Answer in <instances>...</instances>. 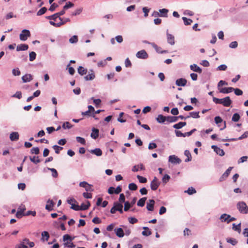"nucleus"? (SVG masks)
I'll use <instances>...</instances> for the list:
<instances>
[{
  "label": "nucleus",
  "mask_w": 248,
  "mask_h": 248,
  "mask_svg": "<svg viewBox=\"0 0 248 248\" xmlns=\"http://www.w3.org/2000/svg\"><path fill=\"white\" fill-rule=\"evenodd\" d=\"M71 127V124L68 122H64L62 125V127L63 129H70Z\"/></svg>",
  "instance_id": "obj_60"
},
{
  "label": "nucleus",
  "mask_w": 248,
  "mask_h": 248,
  "mask_svg": "<svg viewBox=\"0 0 248 248\" xmlns=\"http://www.w3.org/2000/svg\"><path fill=\"white\" fill-rule=\"evenodd\" d=\"M182 19L183 20L184 24L185 25H190L191 24V23L192 22V20L191 19L187 18L186 17H183Z\"/></svg>",
  "instance_id": "obj_47"
},
{
  "label": "nucleus",
  "mask_w": 248,
  "mask_h": 248,
  "mask_svg": "<svg viewBox=\"0 0 248 248\" xmlns=\"http://www.w3.org/2000/svg\"><path fill=\"white\" fill-rule=\"evenodd\" d=\"M233 91L234 92V93L236 95L239 96L243 94V91L238 88L234 89Z\"/></svg>",
  "instance_id": "obj_62"
},
{
  "label": "nucleus",
  "mask_w": 248,
  "mask_h": 248,
  "mask_svg": "<svg viewBox=\"0 0 248 248\" xmlns=\"http://www.w3.org/2000/svg\"><path fill=\"white\" fill-rule=\"evenodd\" d=\"M215 152L218 155H219L221 156H222L224 155V151L220 149V148H218L216 151H215Z\"/></svg>",
  "instance_id": "obj_61"
},
{
  "label": "nucleus",
  "mask_w": 248,
  "mask_h": 248,
  "mask_svg": "<svg viewBox=\"0 0 248 248\" xmlns=\"http://www.w3.org/2000/svg\"><path fill=\"white\" fill-rule=\"evenodd\" d=\"M31 36V32L29 30L24 29L19 34V39L20 40L25 41L28 38Z\"/></svg>",
  "instance_id": "obj_5"
},
{
  "label": "nucleus",
  "mask_w": 248,
  "mask_h": 248,
  "mask_svg": "<svg viewBox=\"0 0 248 248\" xmlns=\"http://www.w3.org/2000/svg\"><path fill=\"white\" fill-rule=\"evenodd\" d=\"M36 53L34 52H33V51H32L31 53H30V54H29V60H30V61L31 62H32L33 60H34L35 59V58H36Z\"/></svg>",
  "instance_id": "obj_54"
},
{
  "label": "nucleus",
  "mask_w": 248,
  "mask_h": 248,
  "mask_svg": "<svg viewBox=\"0 0 248 248\" xmlns=\"http://www.w3.org/2000/svg\"><path fill=\"white\" fill-rule=\"evenodd\" d=\"M146 200H147L146 197H143V198L140 199L137 202V205L140 207L144 206Z\"/></svg>",
  "instance_id": "obj_34"
},
{
  "label": "nucleus",
  "mask_w": 248,
  "mask_h": 248,
  "mask_svg": "<svg viewBox=\"0 0 248 248\" xmlns=\"http://www.w3.org/2000/svg\"><path fill=\"white\" fill-rule=\"evenodd\" d=\"M16 248H28V247L24 244V243L21 242L19 244L16 246Z\"/></svg>",
  "instance_id": "obj_64"
},
{
  "label": "nucleus",
  "mask_w": 248,
  "mask_h": 248,
  "mask_svg": "<svg viewBox=\"0 0 248 248\" xmlns=\"http://www.w3.org/2000/svg\"><path fill=\"white\" fill-rule=\"evenodd\" d=\"M178 120V117L177 116H167V122L168 123H173L177 121Z\"/></svg>",
  "instance_id": "obj_33"
},
{
  "label": "nucleus",
  "mask_w": 248,
  "mask_h": 248,
  "mask_svg": "<svg viewBox=\"0 0 248 248\" xmlns=\"http://www.w3.org/2000/svg\"><path fill=\"white\" fill-rule=\"evenodd\" d=\"M185 192L187 193L189 195H192L193 194L196 193V190L193 187H189L187 189V190H186L185 191Z\"/></svg>",
  "instance_id": "obj_43"
},
{
  "label": "nucleus",
  "mask_w": 248,
  "mask_h": 248,
  "mask_svg": "<svg viewBox=\"0 0 248 248\" xmlns=\"http://www.w3.org/2000/svg\"><path fill=\"white\" fill-rule=\"evenodd\" d=\"M52 147L55 150V152L57 154H59L60 153V151L63 149V148L62 147L59 146L57 145L53 146Z\"/></svg>",
  "instance_id": "obj_52"
},
{
  "label": "nucleus",
  "mask_w": 248,
  "mask_h": 248,
  "mask_svg": "<svg viewBox=\"0 0 248 248\" xmlns=\"http://www.w3.org/2000/svg\"><path fill=\"white\" fill-rule=\"evenodd\" d=\"M248 137V131H246L243 135H242L240 137H239L238 138H232V139H229L227 140H223V141H236L237 140H241L243 139L246 138Z\"/></svg>",
  "instance_id": "obj_10"
},
{
  "label": "nucleus",
  "mask_w": 248,
  "mask_h": 248,
  "mask_svg": "<svg viewBox=\"0 0 248 248\" xmlns=\"http://www.w3.org/2000/svg\"><path fill=\"white\" fill-rule=\"evenodd\" d=\"M151 46L155 49L156 52L158 53H166L168 51L167 50H162L161 47L157 46L155 43H151Z\"/></svg>",
  "instance_id": "obj_18"
},
{
  "label": "nucleus",
  "mask_w": 248,
  "mask_h": 248,
  "mask_svg": "<svg viewBox=\"0 0 248 248\" xmlns=\"http://www.w3.org/2000/svg\"><path fill=\"white\" fill-rule=\"evenodd\" d=\"M69 41L71 44H75L78 42V37L77 35H73L69 38Z\"/></svg>",
  "instance_id": "obj_40"
},
{
  "label": "nucleus",
  "mask_w": 248,
  "mask_h": 248,
  "mask_svg": "<svg viewBox=\"0 0 248 248\" xmlns=\"http://www.w3.org/2000/svg\"><path fill=\"white\" fill-rule=\"evenodd\" d=\"M145 168L142 163H140L137 165H135L132 169V171L133 172H137L139 170H144Z\"/></svg>",
  "instance_id": "obj_22"
},
{
  "label": "nucleus",
  "mask_w": 248,
  "mask_h": 248,
  "mask_svg": "<svg viewBox=\"0 0 248 248\" xmlns=\"http://www.w3.org/2000/svg\"><path fill=\"white\" fill-rule=\"evenodd\" d=\"M48 170H50L52 172V175L54 178H57L58 177V174L57 171L56 169L54 168H47Z\"/></svg>",
  "instance_id": "obj_50"
},
{
  "label": "nucleus",
  "mask_w": 248,
  "mask_h": 248,
  "mask_svg": "<svg viewBox=\"0 0 248 248\" xmlns=\"http://www.w3.org/2000/svg\"><path fill=\"white\" fill-rule=\"evenodd\" d=\"M74 6V4L68 1L66 3V4L63 6V9L64 11L68 8H71Z\"/></svg>",
  "instance_id": "obj_57"
},
{
  "label": "nucleus",
  "mask_w": 248,
  "mask_h": 248,
  "mask_svg": "<svg viewBox=\"0 0 248 248\" xmlns=\"http://www.w3.org/2000/svg\"><path fill=\"white\" fill-rule=\"evenodd\" d=\"M234 88L232 87L223 88L219 89V93H229L233 91Z\"/></svg>",
  "instance_id": "obj_25"
},
{
  "label": "nucleus",
  "mask_w": 248,
  "mask_h": 248,
  "mask_svg": "<svg viewBox=\"0 0 248 248\" xmlns=\"http://www.w3.org/2000/svg\"><path fill=\"white\" fill-rule=\"evenodd\" d=\"M70 64L69 63L67 65L66 69H68V72H69V74H70L71 75H73L75 72V70L73 67L70 66Z\"/></svg>",
  "instance_id": "obj_48"
},
{
  "label": "nucleus",
  "mask_w": 248,
  "mask_h": 248,
  "mask_svg": "<svg viewBox=\"0 0 248 248\" xmlns=\"http://www.w3.org/2000/svg\"><path fill=\"white\" fill-rule=\"evenodd\" d=\"M10 139L11 141H16L19 139V134L17 132H13L10 134Z\"/></svg>",
  "instance_id": "obj_24"
},
{
  "label": "nucleus",
  "mask_w": 248,
  "mask_h": 248,
  "mask_svg": "<svg viewBox=\"0 0 248 248\" xmlns=\"http://www.w3.org/2000/svg\"><path fill=\"white\" fill-rule=\"evenodd\" d=\"M156 120L158 123L162 124L165 123V121H167V117L162 114H159L156 118Z\"/></svg>",
  "instance_id": "obj_26"
},
{
  "label": "nucleus",
  "mask_w": 248,
  "mask_h": 248,
  "mask_svg": "<svg viewBox=\"0 0 248 248\" xmlns=\"http://www.w3.org/2000/svg\"><path fill=\"white\" fill-rule=\"evenodd\" d=\"M74 239V238H72L69 234H65L63 236V241L65 242L66 241L69 240L70 241L65 242L64 243V246L65 247L73 248L76 247V245H74L72 241Z\"/></svg>",
  "instance_id": "obj_2"
},
{
  "label": "nucleus",
  "mask_w": 248,
  "mask_h": 248,
  "mask_svg": "<svg viewBox=\"0 0 248 248\" xmlns=\"http://www.w3.org/2000/svg\"><path fill=\"white\" fill-rule=\"evenodd\" d=\"M155 202L154 200H149L147 202L146 208L148 211H153L154 209Z\"/></svg>",
  "instance_id": "obj_16"
},
{
  "label": "nucleus",
  "mask_w": 248,
  "mask_h": 248,
  "mask_svg": "<svg viewBox=\"0 0 248 248\" xmlns=\"http://www.w3.org/2000/svg\"><path fill=\"white\" fill-rule=\"evenodd\" d=\"M137 178L140 183H145L147 182V179L143 176L138 175L137 176Z\"/></svg>",
  "instance_id": "obj_51"
},
{
  "label": "nucleus",
  "mask_w": 248,
  "mask_h": 248,
  "mask_svg": "<svg viewBox=\"0 0 248 248\" xmlns=\"http://www.w3.org/2000/svg\"><path fill=\"white\" fill-rule=\"evenodd\" d=\"M229 217H230V215H228L227 214H223L220 216L219 219L222 222H226L228 223Z\"/></svg>",
  "instance_id": "obj_29"
},
{
  "label": "nucleus",
  "mask_w": 248,
  "mask_h": 248,
  "mask_svg": "<svg viewBox=\"0 0 248 248\" xmlns=\"http://www.w3.org/2000/svg\"><path fill=\"white\" fill-rule=\"evenodd\" d=\"M213 101L217 104H222L224 107H229L232 103V101L229 96L219 99L215 97H213Z\"/></svg>",
  "instance_id": "obj_1"
},
{
  "label": "nucleus",
  "mask_w": 248,
  "mask_h": 248,
  "mask_svg": "<svg viewBox=\"0 0 248 248\" xmlns=\"http://www.w3.org/2000/svg\"><path fill=\"white\" fill-rule=\"evenodd\" d=\"M169 161L174 164H179L181 162V160L175 155H171L169 157Z\"/></svg>",
  "instance_id": "obj_7"
},
{
  "label": "nucleus",
  "mask_w": 248,
  "mask_h": 248,
  "mask_svg": "<svg viewBox=\"0 0 248 248\" xmlns=\"http://www.w3.org/2000/svg\"><path fill=\"white\" fill-rule=\"evenodd\" d=\"M232 167H229L227 170L225 171V172L222 175L221 177L219 179V181L221 182L224 180L226 178H227L228 175L230 174L231 171L232 169Z\"/></svg>",
  "instance_id": "obj_14"
},
{
  "label": "nucleus",
  "mask_w": 248,
  "mask_h": 248,
  "mask_svg": "<svg viewBox=\"0 0 248 248\" xmlns=\"http://www.w3.org/2000/svg\"><path fill=\"white\" fill-rule=\"evenodd\" d=\"M187 83V80L184 78L177 79L175 81V84L177 86H185Z\"/></svg>",
  "instance_id": "obj_15"
},
{
  "label": "nucleus",
  "mask_w": 248,
  "mask_h": 248,
  "mask_svg": "<svg viewBox=\"0 0 248 248\" xmlns=\"http://www.w3.org/2000/svg\"><path fill=\"white\" fill-rule=\"evenodd\" d=\"M131 207L132 206L130 205V202L128 201H126L124 202V211H128Z\"/></svg>",
  "instance_id": "obj_49"
},
{
  "label": "nucleus",
  "mask_w": 248,
  "mask_h": 248,
  "mask_svg": "<svg viewBox=\"0 0 248 248\" xmlns=\"http://www.w3.org/2000/svg\"><path fill=\"white\" fill-rule=\"evenodd\" d=\"M90 206V203L89 201H87V204L82 203L80 206H79V210H86Z\"/></svg>",
  "instance_id": "obj_35"
},
{
  "label": "nucleus",
  "mask_w": 248,
  "mask_h": 248,
  "mask_svg": "<svg viewBox=\"0 0 248 248\" xmlns=\"http://www.w3.org/2000/svg\"><path fill=\"white\" fill-rule=\"evenodd\" d=\"M12 74L15 76H19L21 74L19 69L18 68H14L12 70Z\"/></svg>",
  "instance_id": "obj_58"
},
{
  "label": "nucleus",
  "mask_w": 248,
  "mask_h": 248,
  "mask_svg": "<svg viewBox=\"0 0 248 248\" xmlns=\"http://www.w3.org/2000/svg\"><path fill=\"white\" fill-rule=\"evenodd\" d=\"M226 240L228 243L231 244L233 246L236 245L237 243V240L234 238H227Z\"/></svg>",
  "instance_id": "obj_44"
},
{
  "label": "nucleus",
  "mask_w": 248,
  "mask_h": 248,
  "mask_svg": "<svg viewBox=\"0 0 248 248\" xmlns=\"http://www.w3.org/2000/svg\"><path fill=\"white\" fill-rule=\"evenodd\" d=\"M64 14L65 11L64 10H62L60 12L55 13L51 16H46V18L50 20L53 19L56 21V19L58 18L60 21H62V18L60 16L63 15Z\"/></svg>",
  "instance_id": "obj_4"
},
{
  "label": "nucleus",
  "mask_w": 248,
  "mask_h": 248,
  "mask_svg": "<svg viewBox=\"0 0 248 248\" xmlns=\"http://www.w3.org/2000/svg\"><path fill=\"white\" fill-rule=\"evenodd\" d=\"M12 97L17 98L20 99L22 97V93L20 91H17L12 96Z\"/></svg>",
  "instance_id": "obj_55"
},
{
  "label": "nucleus",
  "mask_w": 248,
  "mask_h": 248,
  "mask_svg": "<svg viewBox=\"0 0 248 248\" xmlns=\"http://www.w3.org/2000/svg\"><path fill=\"white\" fill-rule=\"evenodd\" d=\"M76 141L81 144L82 145H85L86 144V140L84 138H82L81 137H77L76 138Z\"/></svg>",
  "instance_id": "obj_38"
},
{
  "label": "nucleus",
  "mask_w": 248,
  "mask_h": 248,
  "mask_svg": "<svg viewBox=\"0 0 248 248\" xmlns=\"http://www.w3.org/2000/svg\"><path fill=\"white\" fill-rule=\"evenodd\" d=\"M31 153L32 154L38 155L39 154V149L38 147H33L31 150Z\"/></svg>",
  "instance_id": "obj_59"
},
{
  "label": "nucleus",
  "mask_w": 248,
  "mask_h": 248,
  "mask_svg": "<svg viewBox=\"0 0 248 248\" xmlns=\"http://www.w3.org/2000/svg\"><path fill=\"white\" fill-rule=\"evenodd\" d=\"M47 203V204L46 205V209L49 211H52L53 210V207L55 204L54 202L52 200L49 199Z\"/></svg>",
  "instance_id": "obj_19"
},
{
  "label": "nucleus",
  "mask_w": 248,
  "mask_h": 248,
  "mask_svg": "<svg viewBox=\"0 0 248 248\" xmlns=\"http://www.w3.org/2000/svg\"><path fill=\"white\" fill-rule=\"evenodd\" d=\"M95 74L93 69H90L88 72V75L84 77V79L86 81L92 80L95 78Z\"/></svg>",
  "instance_id": "obj_11"
},
{
  "label": "nucleus",
  "mask_w": 248,
  "mask_h": 248,
  "mask_svg": "<svg viewBox=\"0 0 248 248\" xmlns=\"http://www.w3.org/2000/svg\"><path fill=\"white\" fill-rule=\"evenodd\" d=\"M232 229L240 233L241 232V223L237 225H236L235 223L232 224Z\"/></svg>",
  "instance_id": "obj_39"
},
{
  "label": "nucleus",
  "mask_w": 248,
  "mask_h": 248,
  "mask_svg": "<svg viewBox=\"0 0 248 248\" xmlns=\"http://www.w3.org/2000/svg\"><path fill=\"white\" fill-rule=\"evenodd\" d=\"M90 152L97 156H100L102 155V152L100 148H95L94 149L91 150Z\"/></svg>",
  "instance_id": "obj_28"
},
{
  "label": "nucleus",
  "mask_w": 248,
  "mask_h": 248,
  "mask_svg": "<svg viewBox=\"0 0 248 248\" xmlns=\"http://www.w3.org/2000/svg\"><path fill=\"white\" fill-rule=\"evenodd\" d=\"M128 221L131 224H135L138 222V219L134 217H130L128 218Z\"/></svg>",
  "instance_id": "obj_63"
},
{
  "label": "nucleus",
  "mask_w": 248,
  "mask_h": 248,
  "mask_svg": "<svg viewBox=\"0 0 248 248\" xmlns=\"http://www.w3.org/2000/svg\"><path fill=\"white\" fill-rule=\"evenodd\" d=\"M240 115L237 113H235L233 115L232 118V121L234 122H237L239 121V120H240Z\"/></svg>",
  "instance_id": "obj_41"
},
{
  "label": "nucleus",
  "mask_w": 248,
  "mask_h": 248,
  "mask_svg": "<svg viewBox=\"0 0 248 248\" xmlns=\"http://www.w3.org/2000/svg\"><path fill=\"white\" fill-rule=\"evenodd\" d=\"M115 207H116V211H118L120 213L122 214L123 213V205L121 203L118 202H115L114 203Z\"/></svg>",
  "instance_id": "obj_31"
},
{
  "label": "nucleus",
  "mask_w": 248,
  "mask_h": 248,
  "mask_svg": "<svg viewBox=\"0 0 248 248\" xmlns=\"http://www.w3.org/2000/svg\"><path fill=\"white\" fill-rule=\"evenodd\" d=\"M160 17H167L168 16L169 10L163 8L159 10Z\"/></svg>",
  "instance_id": "obj_23"
},
{
  "label": "nucleus",
  "mask_w": 248,
  "mask_h": 248,
  "mask_svg": "<svg viewBox=\"0 0 248 248\" xmlns=\"http://www.w3.org/2000/svg\"><path fill=\"white\" fill-rule=\"evenodd\" d=\"M114 231L118 237H123L124 236V231L121 228H115Z\"/></svg>",
  "instance_id": "obj_27"
},
{
  "label": "nucleus",
  "mask_w": 248,
  "mask_h": 248,
  "mask_svg": "<svg viewBox=\"0 0 248 248\" xmlns=\"http://www.w3.org/2000/svg\"><path fill=\"white\" fill-rule=\"evenodd\" d=\"M29 48V46L28 45L25 44H21L18 45L16 47V51H25L27 50Z\"/></svg>",
  "instance_id": "obj_17"
},
{
  "label": "nucleus",
  "mask_w": 248,
  "mask_h": 248,
  "mask_svg": "<svg viewBox=\"0 0 248 248\" xmlns=\"http://www.w3.org/2000/svg\"><path fill=\"white\" fill-rule=\"evenodd\" d=\"M87 69H85L82 66H79L78 67V73L81 75V76H83L84 75H85L87 74Z\"/></svg>",
  "instance_id": "obj_32"
},
{
  "label": "nucleus",
  "mask_w": 248,
  "mask_h": 248,
  "mask_svg": "<svg viewBox=\"0 0 248 248\" xmlns=\"http://www.w3.org/2000/svg\"><path fill=\"white\" fill-rule=\"evenodd\" d=\"M79 186L80 187L85 188L87 191H93V189L92 188V185L89 184L85 181L81 182L79 183Z\"/></svg>",
  "instance_id": "obj_9"
},
{
  "label": "nucleus",
  "mask_w": 248,
  "mask_h": 248,
  "mask_svg": "<svg viewBox=\"0 0 248 248\" xmlns=\"http://www.w3.org/2000/svg\"><path fill=\"white\" fill-rule=\"evenodd\" d=\"M237 208L241 214H247V209L248 206L244 202H239L236 205Z\"/></svg>",
  "instance_id": "obj_3"
},
{
  "label": "nucleus",
  "mask_w": 248,
  "mask_h": 248,
  "mask_svg": "<svg viewBox=\"0 0 248 248\" xmlns=\"http://www.w3.org/2000/svg\"><path fill=\"white\" fill-rule=\"evenodd\" d=\"M160 185V182L158 181L156 177H154L150 184L151 188L153 190H156Z\"/></svg>",
  "instance_id": "obj_6"
},
{
  "label": "nucleus",
  "mask_w": 248,
  "mask_h": 248,
  "mask_svg": "<svg viewBox=\"0 0 248 248\" xmlns=\"http://www.w3.org/2000/svg\"><path fill=\"white\" fill-rule=\"evenodd\" d=\"M136 57L139 59H146L148 58V54L145 50H141L136 53Z\"/></svg>",
  "instance_id": "obj_8"
},
{
  "label": "nucleus",
  "mask_w": 248,
  "mask_h": 248,
  "mask_svg": "<svg viewBox=\"0 0 248 248\" xmlns=\"http://www.w3.org/2000/svg\"><path fill=\"white\" fill-rule=\"evenodd\" d=\"M92 133L91 137L93 139H96L99 136V130L97 128L93 127L92 129Z\"/></svg>",
  "instance_id": "obj_21"
},
{
  "label": "nucleus",
  "mask_w": 248,
  "mask_h": 248,
  "mask_svg": "<svg viewBox=\"0 0 248 248\" xmlns=\"http://www.w3.org/2000/svg\"><path fill=\"white\" fill-rule=\"evenodd\" d=\"M30 160L34 163V164H37L40 162V160L38 159V157H36L35 156H34L33 157L30 156Z\"/></svg>",
  "instance_id": "obj_45"
},
{
  "label": "nucleus",
  "mask_w": 248,
  "mask_h": 248,
  "mask_svg": "<svg viewBox=\"0 0 248 248\" xmlns=\"http://www.w3.org/2000/svg\"><path fill=\"white\" fill-rule=\"evenodd\" d=\"M128 188L131 190H136L138 188L137 186L134 183L129 184Z\"/></svg>",
  "instance_id": "obj_53"
},
{
  "label": "nucleus",
  "mask_w": 248,
  "mask_h": 248,
  "mask_svg": "<svg viewBox=\"0 0 248 248\" xmlns=\"http://www.w3.org/2000/svg\"><path fill=\"white\" fill-rule=\"evenodd\" d=\"M170 178V177L169 175L165 174L162 179V182L164 184H166L167 182H169Z\"/></svg>",
  "instance_id": "obj_56"
},
{
  "label": "nucleus",
  "mask_w": 248,
  "mask_h": 248,
  "mask_svg": "<svg viewBox=\"0 0 248 248\" xmlns=\"http://www.w3.org/2000/svg\"><path fill=\"white\" fill-rule=\"evenodd\" d=\"M185 155L187 156V158L185 160V162H187L191 160L192 157L190 152L188 150H185L184 152Z\"/></svg>",
  "instance_id": "obj_36"
},
{
  "label": "nucleus",
  "mask_w": 248,
  "mask_h": 248,
  "mask_svg": "<svg viewBox=\"0 0 248 248\" xmlns=\"http://www.w3.org/2000/svg\"><path fill=\"white\" fill-rule=\"evenodd\" d=\"M47 11V8L45 7L41 8L37 12V16H40L44 14Z\"/></svg>",
  "instance_id": "obj_42"
},
{
  "label": "nucleus",
  "mask_w": 248,
  "mask_h": 248,
  "mask_svg": "<svg viewBox=\"0 0 248 248\" xmlns=\"http://www.w3.org/2000/svg\"><path fill=\"white\" fill-rule=\"evenodd\" d=\"M26 208L24 205H23L22 207H20L19 208H18L16 215V217L18 218H20L22 217L25 216V214H24V212Z\"/></svg>",
  "instance_id": "obj_12"
},
{
  "label": "nucleus",
  "mask_w": 248,
  "mask_h": 248,
  "mask_svg": "<svg viewBox=\"0 0 248 248\" xmlns=\"http://www.w3.org/2000/svg\"><path fill=\"white\" fill-rule=\"evenodd\" d=\"M167 42L171 46L175 44L174 37L172 34L168 33V30L167 31Z\"/></svg>",
  "instance_id": "obj_13"
},
{
  "label": "nucleus",
  "mask_w": 248,
  "mask_h": 248,
  "mask_svg": "<svg viewBox=\"0 0 248 248\" xmlns=\"http://www.w3.org/2000/svg\"><path fill=\"white\" fill-rule=\"evenodd\" d=\"M32 79V76L31 74H27L22 77L23 82L24 83L30 82Z\"/></svg>",
  "instance_id": "obj_30"
},
{
  "label": "nucleus",
  "mask_w": 248,
  "mask_h": 248,
  "mask_svg": "<svg viewBox=\"0 0 248 248\" xmlns=\"http://www.w3.org/2000/svg\"><path fill=\"white\" fill-rule=\"evenodd\" d=\"M190 68L192 71L200 74L202 72V69L196 64L190 65Z\"/></svg>",
  "instance_id": "obj_20"
},
{
  "label": "nucleus",
  "mask_w": 248,
  "mask_h": 248,
  "mask_svg": "<svg viewBox=\"0 0 248 248\" xmlns=\"http://www.w3.org/2000/svg\"><path fill=\"white\" fill-rule=\"evenodd\" d=\"M42 239L43 240V241H47L49 237V233L47 232L46 231H44L42 232Z\"/></svg>",
  "instance_id": "obj_37"
},
{
  "label": "nucleus",
  "mask_w": 248,
  "mask_h": 248,
  "mask_svg": "<svg viewBox=\"0 0 248 248\" xmlns=\"http://www.w3.org/2000/svg\"><path fill=\"white\" fill-rule=\"evenodd\" d=\"M189 116L193 118H200L199 112L192 111L189 113Z\"/></svg>",
  "instance_id": "obj_46"
}]
</instances>
